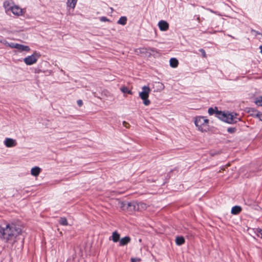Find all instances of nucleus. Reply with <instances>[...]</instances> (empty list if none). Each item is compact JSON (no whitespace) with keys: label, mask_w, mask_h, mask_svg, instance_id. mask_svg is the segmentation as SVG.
I'll return each mask as SVG.
<instances>
[{"label":"nucleus","mask_w":262,"mask_h":262,"mask_svg":"<svg viewBox=\"0 0 262 262\" xmlns=\"http://www.w3.org/2000/svg\"><path fill=\"white\" fill-rule=\"evenodd\" d=\"M140 261V258H131V262H137V261Z\"/></svg>","instance_id":"obj_32"},{"label":"nucleus","mask_w":262,"mask_h":262,"mask_svg":"<svg viewBox=\"0 0 262 262\" xmlns=\"http://www.w3.org/2000/svg\"><path fill=\"white\" fill-rule=\"evenodd\" d=\"M82 104H83V102L81 100H78L77 101V104L79 106H82Z\"/></svg>","instance_id":"obj_33"},{"label":"nucleus","mask_w":262,"mask_h":262,"mask_svg":"<svg viewBox=\"0 0 262 262\" xmlns=\"http://www.w3.org/2000/svg\"><path fill=\"white\" fill-rule=\"evenodd\" d=\"M150 91L151 90L149 86L144 85L142 88V91L139 93V96L143 100V104L145 106H148L150 103V101L148 99Z\"/></svg>","instance_id":"obj_3"},{"label":"nucleus","mask_w":262,"mask_h":262,"mask_svg":"<svg viewBox=\"0 0 262 262\" xmlns=\"http://www.w3.org/2000/svg\"><path fill=\"white\" fill-rule=\"evenodd\" d=\"M5 45H7V46H9L11 48H15L16 49V45H17L18 43H14V42H11L8 43L7 42H4Z\"/></svg>","instance_id":"obj_22"},{"label":"nucleus","mask_w":262,"mask_h":262,"mask_svg":"<svg viewBox=\"0 0 262 262\" xmlns=\"http://www.w3.org/2000/svg\"><path fill=\"white\" fill-rule=\"evenodd\" d=\"M40 55L36 51L34 52L33 54L28 56L24 59V62L28 66L32 65L35 63Z\"/></svg>","instance_id":"obj_5"},{"label":"nucleus","mask_w":262,"mask_h":262,"mask_svg":"<svg viewBox=\"0 0 262 262\" xmlns=\"http://www.w3.org/2000/svg\"><path fill=\"white\" fill-rule=\"evenodd\" d=\"M255 103L259 106H262V96L257 98L255 100Z\"/></svg>","instance_id":"obj_24"},{"label":"nucleus","mask_w":262,"mask_h":262,"mask_svg":"<svg viewBox=\"0 0 262 262\" xmlns=\"http://www.w3.org/2000/svg\"><path fill=\"white\" fill-rule=\"evenodd\" d=\"M16 49L20 51H29L30 50L29 46L18 43L16 45Z\"/></svg>","instance_id":"obj_13"},{"label":"nucleus","mask_w":262,"mask_h":262,"mask_svg":"<svg viewBox=\"0 0 262 262\" xmlns=\"http://www.w3.org/2000/svg\"><path fill=\"white\" fill-rule=\"evenodd\" d=\"M3 226L1 227V234L3 239L6 242L13 240L21 232V229L14 224L5 223Z\"/></svg>","instance_id":"obj_1"},{"label":"nucleus","mask_w":262,"mask_h":262,"mask_svg":"<svg viewBox=\"0 0 262 262\" xmlns=\"http://www.w3.org/2000/svg\"><path fill=\"white\" fill-rule=\"evenodd\" d=\"M255 232L258 236L260 237L262 239V229L260 228H256Z\"/></svg>","instance_id":"obj_23"},{"label":"nucleus","mask_w":262,"mask_h":262,"mask_svg":"<svg viewBox=\"0 0 262 262\" xmlns=\"http://www.w3.org/2000/svg\"><path fill=\"white\" fill-rule=\"evenodd\" d=\"M3 6L5 9L6 12L8 13L9 11H11V9L14 6V4L11 0H8L4 2Z\"/></svg>","instance_id":"obj_9"},{"label":"nucleus","mask_w":262,"mask_h":262,"mask_svg":"<svg viewBox=\"0 0 262 262\" xmlns=\"http://www.w3.org/2000/svg\"><path fill=\"white\" fill-rule=\"evenodd\" d=\"M77 0H68L67 5L68 7L74 9L77 4Z\"/></svg>","instance_id":"obj_15"},{"label":"nucleus","mask_w":262,"mask_h":262,"mask_svg":"<svg viewBox=\"0 0 262 262\" xmlns=\"http://www.w3.org/2000/svg\"><path fill=\"white\" fill-rule=\"evenodd\" d=\"M59 222L61 225L63 226H67L68 225V221L65 217H61Z\"/></svg>","instance_id":"obj_20"},{"label":"nucleus","mask_w":262,"mask_h":262,"mask_svg":"<svg viewBox=\"0 0 262 262\" xmlns=\"http://www.w3.org/2000/svg\"><path fill=\"white\" fill-rule=\"evenodd\" d=\"M235 130H236V129L235 128H233V127H229L227 129L228 132H229L230 133H234L235 132Z\"/></svg>","instance_id":"obj_26"},{"label":"nucleus","mask_w":262,"mask_h":262,"mask_svg":"<svg viewBox=\"0 0 262 262\" xmlns=\"http://www.w3.org/2000/svg\"><path fill=\"white\" fill-rule=\"evenodd\" d=\"M138 207H140L142 208H145L146 207V205L145 204L141 203L137 204Z\"/></svg>","instance_id":"obj_30"},{"label":"nucleus","mask_w":262,"mask_h":262,"mask_svg":"<svg viewBox=\"0 0 262 262\" xmlns=\"http://www.w3.org/2000/svg\"><path fill=\"white\" fill-rule=\"evenodd\" d=\"M218 115L219 118L222 120L230 124L235 123L241 120L240 118L237 117L238 115L236 113H220Z\"/></svg>","instance_id":"obj_2"},{"label":"nucleus","mask_w":262,"mask_h":262,"mask_svg":"<svg viewBox=\"0 0 262 262\" xmlns=\"http://www.w3.org/2000/svg\"><path fill=\"white\" fill-rule=\"evenodd\" d=\"M261 36H262V34H261Z\"/></svg>","instance_id":"obj_36"},{"label":"nucleus","mask_w":262,"mask_h":262,"mask_svg":"<svg viewBox=\"0 0 262 262\" xmlns=\"http://www.w3.org/2000/svg\"><path fill=\"white\" fill-rule=\"evenodd\" d=\"M242 210L241 207L238 206H235L232 207L231 209V213L233 214H237L239 213Z\"/></svg>","instance_id":"obj_17"},{"label":"nucleus","mask_w":262,"mask_h":262,"mask_svg":"<svg viewBox=\"0 0 262 262\" xmlns=\"http://www.w3.org/2000/svg\"><path fill=\"white\" fill-rule=\"evenodd\" d=\"M41 171V169L37 166L33 167L31 170V174L34 177H37Z\"/></svg>","instance_id":"obj_11"},{"label":"nucleus","mask_w":262,"mask_h":262,"mask_svg":"<svg viewBox=\"0 0 262 262\" xmlns=\"http://www.w3.org/2000/svg\"><path fill=\"white\" fill-rule=\"evenodd\" d=\"M259 49H260V53L262 54V46H260L259 47Z\"/></svg>","instance_id":"obj_35"},{"label":"nucleus","mask_w":262,"mask_h":262,"mask_svg":"<svg viewBox=\"0 0 262 262\" xmlns=\"http://www.w3.org/2000/svg\"><path fill=\"white\" fill-rule=\"evenodd\" d=\"M199 51L202 53V56L203 57H205V58L206 57V54L205 51L204 49H201L199 50Z\"/></svg>","instance_id":"obj_29"},{"label":"nucleus","mask_w":262,"mask_h":262,"mask_svg":"<svg viewBox=\"0 0 262 262\" xmlns=\"http://www.w3.org/2000/svg\"><path fill=\"white\" fill-rule=\"evenodd\" d=\"M4 144L7 147H13L17 145V141L12 138H7L4 141Z\"/></svg>","instance_id":"obj_7"},{"label":"nucleus","mask_w":262,"mask_h":262,"mask_svg":"<svg viewBox=\"0 0 262 262\" xmlns=\"http://www.w3.org/2000/svg\"><path fill=\"white\" fill-rule=\"evenodd\" d=\"M130 242V238L129 236H125L119 241L120 246H123L126 245Z\"/></svg>","instance_id":"obj_12"},{"label":"nucleus","mask_w":262,"mask_h":262,"mask_svg":"<svg viewBox=\"0 0 262 262\" xmlns=\"http://www.w3.org/2000/svg\"><path fill=\"white\" fill-rule=\"evenodd\" d=\"M11 11L12 13L16 16H21L23 15L26 11L24 9H21L19 6L16 5H14Z\"/></svg>","instance_id":"obj_6"},{"label":"nucleus","mask_w":262,"mask_h":262,"mask_svg":"<svg viewBox=\"0 0 262 262\" xmlns=\"http://www.w3.org/2000/svg\"><path fill=\"white\" fill-rule=\"evenodd\" d=\"M184 242H185V239L182 236L177 237L176 239V243L177 245H181L183 244L184 243Z\"/></svg>","instance_id":"obj_18"},{"label":"nucleus","mask_w":262,"mask_h":262,"mask_svg":"<svg viewBox=\"0 0 262 262\" xmlns=\"http://www.w3.org/2000/svg\"><path fill=\"white\" fill-rule=\"evenodd\" d=\"M208 121V120L205 117L199 116L195 118L194 123L199 130L205 132L207 129Z\"/></svg>","instance_id":"obj_4"},{"label":"nucleus","mask_w":262,"mask_h":262,"mask_svg":"<svg viewBox=\"0 0 262 262\" xmlns=\"http://www.w3.org/2000/svg\"><path fill=\"white\" fill-rule=\"evenodd\" d=\"M158 25L161 31H166L168 30L169 28V24L165 20H161L159 21Z\"/></svg>","instance_id":"obj_8"},{"label":"nucleus","mask_w":262,"mask_h":262,"mask_svg":"<svg viewBox=\"0 0 262 262\" xmlns=\"http://www.w3.org/2000/svg\"><path fill=\"white\" fill-rule=\"evenodd\" d=\"M111 238L114 242L117 243L120 241V234L117 231H114L112 233Z\"/></svg>","instance_id":"obj_14"},{"label":"nucleus","mask_w":262,"mask_h":262,"mask_svg":"<svg viewBox=\"0 0 262 262\" xmlns=\"http://www.w3.org/2000/svg\"><path fill=\"white\" fill-rule=\"evenodd\" d=\"M136 203H134V202H133V203H128L127 205H128V207H133V209H136Z\"/></svg>","instance_id":"obj_25"},{"label":"nucleus","mask_w":262,"mask_h":262,"mask_svg":"<svg viewBox=\"0 0 262 262\" xmlns=\"http://www.w3.org/2000/svg\"><path fill=\"white\" fill-rule=\"evenodd\" d=\"M169 62H170V66L172 68H177L178 67V65L179 63L178 60L175 58H171L170 59Z\"/></svg>","instance_id":"obj_16"},{"label":"nucleus","mask_w":262,"mask_h":262,"mask_svg":"<svg viewBox=\"0 0 262 262\" xmlns=\"http://www.w3.org/2000/svg\"><path fill=\"white\" fill-rule=\"evenodd\" d=\"M123 125L126 127V128H129L130 126V125L128 123L126 122V121L123 122Z\"/></svg>","instance_id":"obj_31"},{"label":"nucleus","mask_w":262,"mask_h":262,"mask_svg":"<svg viewBox=\"0 0 262 262\" xmlns=\"http://www.w3.org/2000/svg\"><path fill=\"white\" fill-rule=\"evenodd\" d=\"M252 31L254 32L256 35L259 34V35H261V34H260V33H259V32H257V31H256L252 30Z\"/></svg>","instance_id":"obj_34"},{"label":"nucleus","mask_w":262,"mask_h":262,"mask_svg":"<svg viewBox=\"0 0 262 262\" xmlns=\"http://www.w3.org/2000/svg\"><path fill=\"white\" fill-rule=\"evenodd\" d=\"M127 18L125 16H122L120 18V19L118 21V24L125 25L126 24Z\"/></svg>","instance_id":"obj_19"},{"label":"nucleus","mask_w":262,"mask_h":262,"mask_svg":"<svg viewBox=\"0 0 262 262\" xmlns=\"http://www.w3.org/2000/svg\"><path fill=\"white\" fill-rule=\"evenodd\" d=\"M250 112H251V115L253 117L257 118L260 121H262V112L257 111L254 109H251Z\"/></svg>","instance_id":"obj_10"},{"label":"nucleus","mask_w":262,"mask_h":262,"mask_svg":"<svg viewBox=\"0 0 262 262\" xmlns=\"http://www.w3.org/2000/svg\"><path fill=\"white\" fill-rule=\"evenodd\" d=\"M101 21H110V20L105 16H102L100 18Z\"/></svg>","instance_id":"obj_28"},{"label":"nucleus","mask_w":262,"mask_h":262,"mask_svg":"<svg viewBox=\"0 0 262 262\" xmlns=\"http://www.w3.org/2000/svg\"><path fill=\"white\" fill-rule=\"evenodd\" d=\"M208 113H209V114L210 115H213L215 111H214V110L213 108L210 107V108H209L208 109Z\"/></svg>","instance_id":"obj_27"},{"label":"nucleus","mask_w":262,"mask_h":262,"mask_svg":"<svg viewBox=\"0 0 262 262\" xmlns=\"http://www.w3.org/2000/svg\"><path fill=\"white\" fill-rule=\"evenodd\" d=\"M121 91L123 93H128L129 94H132V92L127 87L123 86L121 88Z\"/></svg>","instance_id":"obj_21"}]
</instances>
